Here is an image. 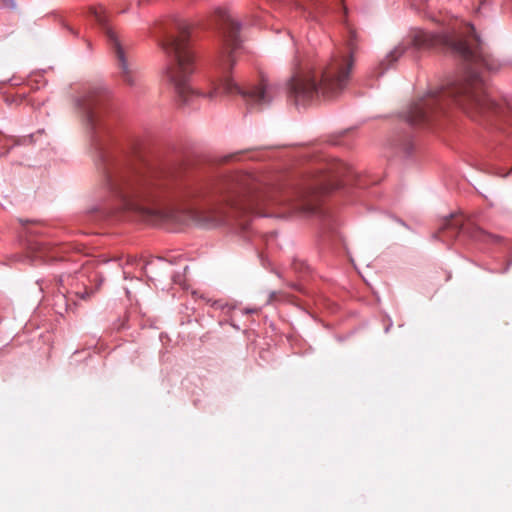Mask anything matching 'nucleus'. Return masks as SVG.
I'll list each match as a JSON object with an SVG mask.
<instances>
[{
	"label": "nucleus",
	"instance_id": "nucleus-2",
	"mask_svg": "<svg viewBox=\"0 0 512 512\" xmlns=\"http://www.w3.org/2000/svg\"><path fill=\"white\" fill-rule=\"evenodd\" d=\"M411 42L419 49L446 46L461 56L466 67L462 78L430 89L414 101L403 113L406 124L410 127L429 126L451 105L461 108L475 121L504 113V107L487 93L481 75L482 69L495 72L501 64L486 51L473 25L466 26L463 38L450 32L417 30Z\"/></svg>",
	"mask_w": 512,
	"mask_h": 512
},
{
	"label": "nucleus",
	"instance_id": "nucleus-11",
	"mask_svg": "<svg viewBox=\"0 0 512 512\" xmlns=\"http://www.w3.org/2000/svg\"><path fill=\"white\" fill-rule=\"evenodd\" d=\"M212 306H213V307H216V308H218V309H224L225 307H227V305H226V304H223V303H222V302H220V301H214V302L212 303Z\"/></svg>",
	"mask_w": 512,
	"mask_h": 512
},
{
	"label": "nucleus",
	"instance_id": "nucleus-9",
	"mask_svg": "<svg viewBox=\"0 0 512 512\" xmlns=\"http://www.w3.org/2000/svg\"><path fill=\"white\" fill-rule=\"evenodd\" d=\"M463 223L459 219H454L452 215L449 218H446L441 226L443 230H451L453 234L451 236H456L462 229Z\"/></svg>",
	"mask_w": 512,
	"mask_h": 512
},
{
	"label": "nucleus",
	"instance_id": "nucleus-15",
	"mask_svg": "<svg viewBox=\"0 0 512 512\" xmlns=\"http://www.w3.org/2000/svg\"><path fill=\"white\" fill-rule=\"evenodd\" d=\"M391 326H392V323H390V324L385 328V332H386V333L390 330Z\"/></svg>",
	"mask_w": 512,
	"mask_h": 512
},
{
	"label": "nucleus",
	"instance_id": "nucleus-13",
	"mask_svg": "<svg viewBox=\"0 0 512 512\" xmlns=\"http://www.w3.org/2000/svg\"><path fill=\"white\" fill-rule=\"evenodd\" d=\"M5 3H6V5H8L11 8H15L16 7V3H15L14 0H5Z\"/></svg>",
	"mask_w": 512,
	"mask_h": 512
},
{
	"label": "nucleus",
	"instance_id": "nucleus-5",
	"mask_svg": "<svg viewBox=\"0 0 512 512\" xmlns=\"http://www.w3.org/2000/svg\"><path fill=\"white\" fill-rule=\"evenodd\" d=\"M90 14L101 27L109 41L119 76L129 86H134L137 82L134 65L130 60L127 50L122 46L116 33L110 27L105 9L102 6L93 7L90 9Z\"/></svg>",
	"mask_w": 512,
	"mask_h": 512
},
{
	"label": "nucleus",
	"instance_id": "nucleus-14",
	"mask_svg": "<svg viewBox=\"0 0 512 512\" xmlns=\"http://www.w3.org/2000/svg\"><path fill=\"white\" fill-rule=\"evenodd\" d=\"M232 158H234V155H227V156L225 157V160H227V161H228V160H230V159H232Z\"/></svg>",
	"mask_w": 512,
	"mask_h": 512
},
{
	"label": "nucleus",
	"instance_id": "nucleus-16",
	"mask_svg": "<svg viewBox=\"0 0 512 512\" xmlns=\"http://www.w3.org/2000/svg\"><path fill=\"white\" fill-rule=\"evenodd\" d=\"M86 296H88V293L85 292L83 295H82V298H85Z\"/></svg>",
	"mask_w": 512,
	"mask_h": 512
},
{
	"label": "nucleus",
	"instance_id": "nucleus-8",
	"mask_svg": "<svg viewBox=\"0 0 512 512\" xmlns=\"http://www.w3.org/2000/svg\"><path fill=\"white\" fill-rule=\"evenodd\" d=\"M391 144L405 155H409L413 148L412 135L407 132L399 133L394 137Z\"/></svg>",
	"mask_w": 512,
	"mask_h": 512
},
{
	"label": "nucleus",
	"instance_id": "nucleus-10",
	"mask_svg": "<svg viewBox=\"0 0 512 512\" xmlns=\"http://www.w3.org/2000/svg\"><path fill=\"white\" fill-rule=\"evenodd\" d=\"M162 266H167V263L164 262L162 259H158L156 261H152V262H149V263H146V264H142V267L141 269L144 270V273L147 277H150L149 273H150V270H152L153 268H159V267H162Z\"/></svg>",
	"mask_w": 512,
	"mask_h": 512
},
{
	"label": "nucleus",
	"instance_id": "nucleus-4",
	"mask_svg": "<svg viewBox=\"0 0 512 512\" xmlns=\"http://www.w3.org/2000/svg\"><path fill=\"white\" fill-rule=\"evenodd\" d=\"M355 32L349 30L346 47L335 52L330 60L317 68L310 59L295 60V71L284 90L296 105H305L315 95L336 98L347 87L353 67Z\"/></svg>",
	"mask_w": 512,
	"mask_h": 512
},
{
	"label": "nucleus",
	"instance_id": "nucleus-12",
	"mask_svg": "<svg viewBox=\"0 0 512 512\" xmlns=\"http://www.w3.org/2000/svg\"><path fill=\"white\" fill-rule=\"evenodd\" d=\"M258 311H259V309H258V308H246V309L244 310V313H246V314H252V313H257Z\"/></svg>",
	"mask_w": 512,
	"mask_h": 512
},
{
	"label": "nucleus",
	"instance_id": "nucleus-6",
	"mask_svg": "<svg viewBox=\"0 0 512 512\" xmlns=\"http://www.w3.org/2000/svg\"><path fill=\"white\" fill-rule=\"evenodd\" d=\"M407 44L399 43L380 61V75L384 74L406 51Z\"/></svg>",
	"mask_w": 512,
	"mask_h": 512
},
{
	"label": "nucleus",
	"instance_id": "nucleus-3",
	"mask_svg": "<svg viewBox=\"0 0 512 512\" xmlns=\"http://www.w3.org/2000/svg\"><path fill=\"white\" fill-rule=\"evenodd\" d=\"M212 21L221 40L217 65L222 71V76L219 84L208 93L197 91L190 85V77L194 72V55L188 43V24L180 19H174L172 25L178 32L177 35L170 28H163V35L158 41L168 57L165 75L179 100L183 105L194 106L200 98L213 99L220 93H225L229 95L239 94L249 104L258 107L269 105L280 94V85L270 84L267 80L262 79L258 85L250 89H244L235 83L228 73L236 61L237 54L242 49L240 37L242 23L235 19L226 8L222 7L214 10Z\"/></svg>",
	"mask_w": 512,
	"mask_h": 512
},
{
	"label": "nucleus",
	"instance_id": "nucleus-1",
	"mask_svg": "<svg viewBox=\"0 0 512 512\" xmlns=\"http://www.w3.org/2000/svg\"><path fill=\"white\" fill-rule=\"evenodd\" d=\"M108 94L106 88L98 86L74 99L109 198L91 211L97 219L129 211L150 223L180 220L181 214H186L204 216L212 225H221L228 210L252 211L266 203L288 207V189L270 184L264 176L223 169L192 175L116 144L114 122L106 107Z\"/></svg>",
	"mask_w": 512,
	"mask_h": 512
},
{
	"label": "nucleus",
	"instance_id": "nucleus-7",
	"mask_svg": "<svg viewBox=\"0 0 512 512\" xmlns=\"http://www.w3.org/2000/svg\"><path fill=\"white\" fill-rule=\"evenodd\" d=\"M323 0H297L293 3L295 9L300 10L306 18H313L315 10H322Z\"/></svg>",
	"mask_w": 512,
	"mask_h": 512
}]
</instances>
